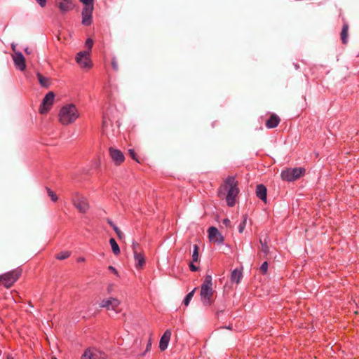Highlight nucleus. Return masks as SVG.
<instances>
[{
  "instance_id": "obj_1",
  "label": "nucleus",
  "mask_w": 359,
  "mask_h": 359,
  "mask_svg": "<svg viewBox=\"0 0 359 359\" xmlns=\"http://www.w3.org/2000/svg\"><path fill=\"white\" fill-rule=\"evenodd\" d=\"M237 185L238 184L235 178L233 177H229L219 190V197H222L226 194V203L230 207L236 204V199L238 194Z\"/></svg>"
},
{
  "instance_id": "obj_2",
  "label": "nucleus",
  "mask_w": 359,
  "mask_h": 359,
  "mask_svg": "<svg viewBox=\"0 0 359 359\" xmlns=\"http://www.w3.org/2000/svg\"><path fill=\"white\" fill-rule=\"evenodd\" d=\"M80 116V113L74 104H66L60 109L58 114L59 122L63 126L74 123Z\"/></svg>"
},
{
  "instance_id": "obj_3",
  "label": "nucleus",
  "mask_w": 359,
  "mask_h": 359,
  "mask_svg": "<svg viewBox=\"0 0 359 359\" xmlns=\"http://www.w3.org/2000/svg\"><path fill=\"white\" fill-rule=\"evenodd\" d=\"M212 279L210 275L205 277L204 281L201 288V299L204 306H210L213 302L212 300Z\"/></svg>"
},
{
  "instance_id": "obj_4",
  "label": "nucleus",
  "mask_w": 359,
  "mask_h": 359,
  "mask_svg": "<svg viewBox=\"0 0 359 359\" xmlns=\"http://www.w3.org/2000/svg\"><path fill=\"white\" fill-rule=\"evenodd\" d=\"M72 202L76 210L81 213H86L90 208L88 198L79 192L73 194Z\"/></svg>"
},
{
  "instance_id": "obj_5",
  "label": "nucleus",
  "mask_w": 359,
  "mask_h": 359,
  "mask_svg": "<svg viewBox=\"0 0 359 359\" xmlns=\"http://www.w3.org/2000/svg\"><path fill=\"white\" fill-rule=\"evenodd\" d=\"M304 173L305 169L303 168H288L282 171L281 177L283 180L292 182L304 175Z\"/></svg>"
},
{
  "instance_id": "obj_6",
  "label": "nucleus",
  "mask_w": 359,
  "mask_h": 359,
  "mask_svg": "<svg viewBox=\"0 0 359 359\" xmlns=\"http://www.w3.org/2000/svg\"><path fill=\"white\" fill-rule=\"evenodd\" d=\"M102 134L107 137H114L118 133V128L114 125L111 119L104 116L102 120Z\"/></svg>"
},
{
  "instance_id": "obj_7",
  "label": "nucleus",
  "mask_w": 359,
  "mask_h": 359,
  "mask_svg": "<svg viewBox=\"0 0 359 359\" xmlns=\"http://www.w3.org/2000/svg\"><path fill=\"white\" fill-rule=\"evenodd\" d=\"M20 276V271L18 269L11 271L1 276V283L7 288L11 287Z\"/></svg>"
},
{
  "instance_id": "obj_8",
  "label": "nucleus",
  "mask_w": 359,
  "mask_h": 359,
  "mask_svg": "<svg viewBox=\"0 0 359 359\" xmlns=\"http://www.w3.org/2000/svg\"><path fill=\"white\" fill-rule=\"evenodd\" d=\"M121 302L114 297H109L102 300L100 304V306L104 308L108 311H113L116 313H118L121 311L120 309Z\"/></svg>"
},
{
  "instance_id": "obj_9",
  "label": "nucleus",
  "mask_w": 359,
  "mask_h": 359,
  "mask_svg": "<svg viewBox=\"0 0 359 359\" xmlns=\"http://www.w3.org/2000/svg\"><path fill=\"white\" fill-rule=\"evenodd\" d=\"M55 100V94L53 92L48 93L43 99L42 103L39 107L40 114H46L51 109Z\"/></svg>"
},
{
  "instance_id": "obj_10",
  "label": "nucleus",
  "mask_w": 359,
  "mask_h": 359,
  "mask_svg": "<svg viewBox=\"0 0 359 359\" xmlns=\"http://www.w3.org/2000/svg\"><path fill=\"white\" fill-rule=\"evenodd\" d=\"M90 54L89 51H81L77 53L76 60L81 68L89 69L92 67Z\"/></svg>"
},
{
  "instance_id": "obj_11",
  "label": "nucleus",
  "mask_w": 359,
  "mask_h": 359,
  "mask_svg": "<svg viewBox=\"0 0 359 359\" xmlns=\"http://www.w3.org/2000/svg\"><path fill=\"white\" fill-rule=\"evenodd\" d=\"M82 359H107V355L97 348H90L84 352Z\"/></svg>"
},
{
  "instance_id": "obj_12",
  "label": "nucleus",
  "mask_w": 359,
  "mask_h": 359,
  "mask_svg": "<svg viewBox=\"0 0 359 359\" xmlns=\"http://www.w3.org/2000/svg\"><path fill=\"white\" fill-rule=\"evenodd\" d=\"M109 156L116 165H121L125 161V156L123 152L114 147L109 149Z\"/></svg>"
},
{
  "instance_id": "obj_13",
  "label": "nucleus",
  "mask_w": 359,
  "mask_h": 359,
  "mask_svg": "<svg viewBox=\"0 0 359 359\" xmlns=\"http://www.w3.org/2000/svg\"><path fill=\"white\" fill-rule=\"evenodd\" d=\"M208 238L211 242L216 243H222L224 242V237L218 231V229L214 226H211L208 230Z\"/></svg>"
},
{
  "instance_id": "obj_14",
  "label": "nucleus",
  "mask_w": 359,
  "mask_h": 359,
  "mask_svg": "<svg viewBox=\"0 0 359 359\" xmlns=\"http://www.w3.org/2000/svg\"><path fill=\"white\" fill-rule=\"evenodd\" d=\"M138 245L137 243L133 244V249L134 253V258L135 261V267L138 269H140L143 267L145 264V258L144 255L142 252H139L137 251L136 247Z\"/></svg>"
},
{
  "instance_id": "obj_15",
  "label": "nucleus",
  "mask_w": 359,
  "mask_h": 359,
  "mask_svg": "<svg viewBox=\"0 0 359 359\" xmlns=\"http://www.w3.org/2000/svg\"><path fill=\"white\" fill-rule=\"evenodd\" d=\"M15 66L20 71H24L26 68L25 59L20 52H15L12 55Z\"/></svg>"
},
{
  "instance_id": "obj_16",
  "label": "nucleus",
  "mask_w": 359,
  "mask_h": 359,
  "mask_svg": "<svg viewBox=\"0 0 359 359\" xmlns=\"http://www.w3.org/2000/svg\"><path fill=\"white\" fill-rule=\"evenodd\" d=\"M171 335L172 333L170 330H167L164 332L159 341V348L161 351H163L167 349L171 338Z\"/></svg>"
},
{
  "instance_id": "obj_17",
  "label": "nucleus",
  "mask_w": 359,
  "mask_h": 359,
  "mask_svg": "<svg viewBox=\"0 0 359 359\" xmlns=\"http://www.w3.org/2000/svg\"><path fill=\"white\" fill-rule=\"evenodd\" d=\"M93 6H84L82 11V23L84 25H89L91 23L92 13Z\"/></svg>"
},
{
  "instance_id": "obj_18",
  "label": "nucleus",
  "mask_w": 359,
  "mask_h": 359,
  "mask_svg": "<svg viewBox=\"0 0 359 359\" xmlns=\"http://www.w3.org/2000/svg\"><path fill=\"white\" fill-rule=\"evenodd\" d=\"M280 121V118L276 114H271L269 118L266 121L267 128H274L278 126Z\"/></svg>"
},
{
  "instance_id": "obj_19",
  "label": "nucleus",
  "mask_w": 359,
  "mask_h": 359,
  "mask_svg": "<svg viewBox=\"0 0 359 359\" xmlns=\"http://www.w3.org/2000/svg\"><path fill=\"white\" fill-rule=\"evenodd\" d=\"M256 194L257 196L264 203L266 202V188L263 184L257 186Z\"/></svg>"
},
{
  "instance_id": "obj_20",
  "label": "nucleus",
  "mask_w": 359,
  "mask_h": 359,
  "mask_svg": "<svg viewBox=\"0 0 359 359\" xmlns=\"http://www.w3.org/2000/svg\"><path fill=\"white\" fill-rule=\"evenodd\" d=\"M348 26L347 24H344L341 32V39L343 43L346 44L348 42Z\"/></svg>"
},
{
  "instance_id": "obj_21",
  "label": "nucleus",
  "mask_w": 359,
  "mask_h": 359,
  "mask_svg": "<svg viewBox=\"0 0 359 359\" xmlns=\"http://www.w3.org/2000/svg\"><path fill=\"white\" fill-rule=\"evenodd\" d=\"M242 276H242L241 271L238 269H235L231 273V281L238 283L241 281Z\"/></svg>"
},
{
  "instance_id": "obj_22",
  "label": "nucleus",
  "mask_w": 359,
  "mask_h": 359,
  "mask_svg": "<svg viewBox=\"0 0 359 359\" xmlns=\"http://www.w3.org/2000/svg\"><path fill=\"white\" fill-rule=\"evenodd\" d=\"M39 82L41 86L48 88L50 86V79L47 77L43 76L41 74H37Z\"/></svg>"
},
{
  "instance_id": "obj_23",
  "label": "nucleus",
  "mask_w": 359,
  "mask_h": 359,
  "mask_svg": "<svg viewBox=\"0 0 359 359\" xmlns=\"http://www.w3.org/2000/svg\"><path fill=\"white\" fill-rule=\"evenodd\" d=\"M109 244L111 245V250L114 255H118L120 254V248L118 245L117 244L116 240L113 238L109 239Z\"/></svg>"
},
{
  "instance_id": "obj_24",
  "label": "nucleus",
  "mask_w": 359,
  "mask_h": 359,
  "mask_svg": "<svg viewBox=\"0 0 359 359\" xmlns=\"http://www.w3.org/2000/svg\"><path fill=\"white\" fill-rule=\"evenodd\" d=\"M199 259V255H198V247L197 245H194V250L192 253V262H197Z\"/></svg>"
},
{
  "instance_id": "obj_25",
  "label": "nucleus",
  "mask_w": 359,
  "mask_h": 359,
  "mask_svg": "<svg viewBox=\"0 0 359 359\" xmlns=\"http://www.w3.org/2000/svg\"><path fill=\"white\" fill-rule=\"evenodd\" d=\"M196 288L194 289L192 291H191L189 293L187 294V296L184 298V304L186 306H187L191 302L192 297H194V292H195Z\"/></svg>"
},
{
  "instance_id": "obj_26",
  "label": "nucleus",
  "mask_w": 359,
  "mask_h": 359,
  "mask_svg": "<svg viewBox=\"0 0 359 359\" xmlns=\"http://www.w3.org/2000/svg\"><path fill=\"white\" fill-rule=\"evenodd\" d=\"M70 256V252L68 251H64L58 253L56 255V258L60 260H63L68 258Z\"/></svg>"
},
{
  "instance_id": "obj_27",
  "label": "nucleus",
  "mask_w": 359,
  "mask_h": 359,
  "mask_svg": "<svg viewBox=\"0 0 359 359\" xmlns=\"http://www.w3.org/2000/svg\"><path fill=\"white\" fill-rule=\"evenodd\" d=\"M246 223H247V216L245 215L243 217V221L241 222V224L238 225V231L239 233H243L245 226H246Z\"/></svg>"
},
{
  "instance_id": "obj_28",
  "label": "nucleus",
  "mask_w": 359,
  "mask_h": 359,
  "mask_svg": "<svg viewBox=\"0 0 359 359\" xmlns=\"http://www.w3.org/2000/svg\"><path fill=\"white\" fill-rule=\"evenodd\" d=\"M46 189L48 195L50 198L51 201H53V202H56L58 199L56 194L48 188H47Z\"/></svg>"
},
{
  "instance_id": "obj_29",
  "label": "nucleus",
  "mask_w": 359,
  "mask_h": 359,
  "mask_svg": "<svg viewBox=\"0 0 359 359\" xmlns=\"http://www.w3.org/2000/svg\"><path fill=\"white\" fill-rule=\"evenodd\" d=\"M93 46V39L88 38L85 43V46L88 48L86 51H89V53L91 52L92 47Z\"/></svg>"
},
{
  "instance_id": "obj_30",
  "label": "nucleus",
  "mask_w": 359,
  "mask_h": 359,
  "mask_svg": "<svg viewBox=\"0 0 359 359\" xmlns=\"http://www.w3.org/2000/svg\"><path fill=\"white\" fill-rule=\"evenodd\" d=\"M109 224L113 228V229L116 233L117 236L121 238L122 236V232L121 230L111 221H109Z\"/></svg>"
},
{
  "instance_id": "obj_31",
  "label": "nucleus",
  "mask_w": 359,
  "mask_h": 359,
  "mask_svg": "<svg viewBox=\"0 0 359 359\" xmlns=\"http://www.w3.org/2000/svg\"><path fill=\"white\" fill-rule=\"evenodd\" d=\"M128 154H129L130 156L133 160H135V161L136 162H137V163H140V160H139L138 157L137 156V154H136V153H135V150H134V149H130L128 150Z\"/></svg>"
},
{
  "instance_id": "obj_32",
  "label": "nucleus",
  "mask_w": 359,
  "mask_h": 359,
  "mask_svg": "<svg viewBox=\"0 0 359 359\" xmlns=\"http://www.w3.org/2000/svg\"><path fill=\"white\" fill-rule=\"evenodd\" d=\"M261 272L264 274L266 273L268 271V263L267 262H264L259 268Z\"/></svg>"
},
{
  "instance_id": "obj_33",
  "label": "nucleus",
  "mask_w": 359,
  "mask_h": 359,
  "mask_svg": "<svg viewBox=\"0 0 359 359\" xmlns=\"http://www.w3.org/2000/svg\"><path fill=\"white\" fill-rule=\"evenodd\" d=\"M261 243H262V248H261V250L265 254V255H267L269 252V248L268 247V245L266 244V243H263L262 241H261Z\"/></svg>"
},
{
  "instance_id": "obj_34",
  "label": "nucleus",
  "mask_w": 359,
  "mask_h": 359,
  "mask_svg": "<svg viewBox=\"0 0 359 359\" xmlns=\"http://www.w3.org/2000/svg\"><path fill=\"white\" fill-rule=\"evenodd\" d=\"M111 67L114 71H117L118 69V62L115 57L111 60Z\"/></svg>"
},
{
  "instance_id": "obj_35",
  "label": "nucleus",
  "mask_w": 359,
  "mask_h": 359,
  "mask_svg": "<svg viewBox=\"0 0 359 359\" xmlns=\"http://www.w3.org/2000/svg\"><path fill=\"white\" fill-rule=\"evenodd\" d=\"M80 1L84 5V6H93V0H80Z\"/></svg>"
},
{
  "instance_id": "obj_36",
  "label": "nucleus",
  "mask_w": 359,
  "mask_h": 359,
  "mask_svg": "<svg viewBox=\"0 0 359 359\" xmlns=\"http://www.w3.org/2000/svg\"><path fill=\"white\" fill-rule=\"evenodd\" d=\"M189 268L191 271H196L198 269V268L194 264L193 262L189 264Z\"/></svg>"
},
{
  "instance_id": "obj_37",
  "label": "nucleus",
  "mask_w": 359,
  "mask_h": 359,
  "mask_svg": "<svg viewBox=\"0 0 359 359\" xmlns=\"http://www.w3.org/2000/svg\"><path fill=\"white\" fill-rule=\"evenodd\" d=\"M109 270L111 271L113 273H114L116 276H118V273L117 271V270L112 266H109Z\"/></svg>"
},
{
  "instance_id": "obj_38",
  "label": "nucleus",
  "mask_w": 359,
  "mask_h": 359,
  "mask_svg": "<svg viewBox=\"0 0 359 359\" xmlns=\"http://www.w3.org/2000/svg\"><path fill=\"white\" fill-rule=\"evenodd\" d=\"M151 348V339L150 337L147 342V344L146 352L150 351Z\"/></svg>"
},
{
  "instance_id": "obj_39",
  "label": "nucleus",
  "mask_w": 359,
  "mask_h": 359,
  "mask_svg": "<svg viewBox=\"0 0 359 359\" xmlns=\"http://www.w3.org/2000/svg\"><path fill=\"white\" fill-rule=\"evenodd\" d=\"M36 1L41 6L44 7L46 5V0H36Z\"/></svg>"
},
{
  "instance_id": "obj_40",
  "label": "nucleus",
  "mask_w": 359,
  "mask_h": 359,
  "mask_svg": "<svg viewBox=\"0 0 359 359\" xmlns=\"http://www.w3.org/2000/svg\"><path fill=\"white\" fill-rule=\"evenodd\" d=\"M229 222H230V221H229L228 219H224V221H223V223H224L225 225H227Z\"/></svg>"
},
{
  "instance_id": "obj_41",
  "label": "nucleus",
  "mask_w": 359,
  "mask_h": 359,
  "mask_svg": "<svg viewBox=\"0 0 359 359\" xmlns=\"http://www.w3.org/2000/svg\"><path fill=\"white\" fill-rule=\"evenodd\" d=\"M85 259L83 257H80L78 259V262H84Z\"/></svg>"
},
{
  "instance_id": "obj_42",
  "label": "nucleus",
  "mask_w": 359,
  "mask_h": 359,
  "mask_svg": "<svg viewBox=\"0 0 359 359\" xmlns=\"http://www.w3.org/2000/svg\"><path fill=\"white\" fill-rule=\"evenodd\" d=\"M25 51L27 54H30V51L29 50L28 48H25Z\"/></svg>"
},
{
  "instance_id": "obj_43",
  "label": "nucleus",
  "mask_w": 359,
  "mask_h": 359,
  "mask_svg": "<svg viewBox=\"0 0 359 359\" xmlns=\"http://www.w3.org/2000/svg\"><path fill=\"white\" fill-rule=\"evenodd\" d=\"M12 49H13V50L14 51V53H15V52H17V51L15 50V46L12 45Z\"/></svg>"
},
{
  "instance_id": "obj_44",
  "label": "nucleus",
  "mask_w": 359,
  "mask_h": 359,
  "mask_svg": "<svg viewBox=\"0 0 359 359\" xmlns=\"http://www.w3.org/2000/svg\"><path fill=\"white\" fill-rule=\"evenodd\" d=\"M6 359H13L11 356H7Z\"/></svg>"
}]
</instances>
